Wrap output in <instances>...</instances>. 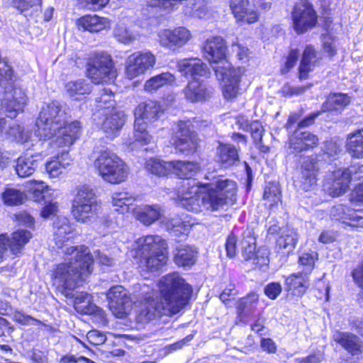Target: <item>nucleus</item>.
I'll list each match as a JSON object with an SVG mask.
<instances>
[{
  "label": "nucleus",
  "mask_w": 363,
  "mask_h": 363,
  "mask_svg": "<svg viewBox=\"0 0 363 363\" xmlns=\"http://www.w3.org/2000/svg\"><path fill=\"white\" fill-rule=\"evenodd\" d=\"M94 166L98 174L106 182L119 184L128 178V166L116 154L109 150L99 152Z\"/></svg>",
  "instance_id": "5"
},
{
  "label": "nucleus",
  "mask_w": 363,
  "mask_h": 363,
  "mask_svg": "<svg viewBox=\"0 0 363 363\" xmlns=\"http://www.w3.org/2000/svg\"><path fill=\"white\" fill-rule=\"evenodd\" d=\"M91 89V84L82 79L70 81L65 85L67 94L75 100H79L82 96L90 94Z\"/></svg>",
  "instance_id": "44"
},
{
  "label": "nucleus",
  "mask_w": 363,
  "mask_h": 363,
  "mask_svg": "<svg viewBox=\"0 0 363 363\" xmlns=\"http://www.w3.org/2000/svg\"><path fill=\"white\" fill-rule=\"evenodd\" d=\"M113 92L111 89L104 88L102 89L100 96L96 97L97 106L102 110V112H110L114 109L115 101L113 99Z\"/></svg>",
  "instance_id": "54"
},
{
  "label": "nucleus",
  "mask_w": 363,
  "mask_h": 363,
  "mask_svg": "<svg viewBox=\"0 0 363 363\" xmlns=\"http://www.w3.org/2000/svg\"><path fill=\"white\" fill-rule=\"evenodd\" d=\"M183 92L187 100L191 102H199L208 99L213 94V89L203 82L193 79L188 83Z\"/></svg>",
  "instance_id": "24"
},
{
  "label": "nucleus",
  "mask_w": 363,
  "mask_h": 363,
  "mask_svg": "<svg viewBox=\"0 0 363 363\" xmlns=\"http://www.w3.org/2000/svg\"><path fill=\"white\" fill-rule=\"evenodd\" d=\"M258 301V295L255 293L250 294L247 296L241 298L238 305L239 313L243 315L254 312Z\"/></svg>",
  "instance_id": "52"
},
{
  "label": "nucleus",
  "mask_w": 363,
  "mask_h": 363,
  "mask_svg": "<svg viewBox=\"0 0 363 363\" xmlns=\"http://www.w3.org/2000/svg\"><path fill=\"white\" fill-rule=\"evenodd\" d=\"M175 79L174 75L172 73L162 72L147 80L144 84V89L147 92L153 93L166 85H171Z\"/></svg>",
  "instance_id": "40"
},
{
  "label": "nucleus",
  "mask_w": 363,
  "mask_h": 363,
  "mask_svg": "<svg viewBox=\"0 0 363 363\" xmlns=\"http://www.w3.org/2000/svg\"><path fill=\"white\" fill-rule=\"evenodd\" d=\"M32 235L27 230H18L13 232L10 238H7V247H9L13 255H18L25 245L31 238Z\"/></svg>",
  "instance_id": "36"
},
{
  "label": "nucleus",
  "mask_w": 363,
  "mask_h": 363,
  "mask_svg": "<svg viewBox=\"0 0 363 363\" xmlns=\"http://www.w3.org/2000/svg\"><path fill=\"white\" fill-rule=\"evenodd\" d=\"M79 26L91 33L99 32L110 26L109 20L96 15L85 16L79 19Z\"/></svg>",
  "instance_id": "34"
},
{
  "label": "nucleus",
  "mask_w": 363,
  "mask_h": 363,
  "mask_svg": "<svg viewBox=\"0 0 363 363\" xmlns=\"http://www.w3.org/2000/svg\"><path fill=\"white\" fill-rule=\"evenodd\" d=\"M162 222L165 223L168 230L182 234L188 232L191 225L187 221L183 220L179 216H174L171 218H163Z\"/></svg>",
  "instance_id": "51"
},
{
  "label": "nucleus",
  "mask_w": 363,
  "mask_h": 363,
  "mask_svg": "<svg viewBox=\"0 0 363 363\" xmlns=\"http://www.w3.org/2000/svg\"><path fill=\"white\" fill-rule=\"evenodd\" d=\"M69 118L59 102L46 104L35 122L38 137L40 140H46L56 136L53 142L48 144L50 148L69 147L80 133V123L77 121H71Z\"/></svg>",
  "instance_id": "2"
},
{
  "label": "nucleus",
  "mask_w": 363,
  "mask_h": 363,
  "mask_svg": "<svg viewBox=\"0 0 363 363\" xmlns=\"http://www.w3.org/2000/svg\"><path fill=\"white\" fill-rule=\"evenodd\" d=\"M270 6L262 0H230V8L235 18L248 24L255 23L259 19L258 10L268 9Z\"/></svg>",
  "instance_id": "9"
},
{
  "label": "nucleus",
  "mask_w": 363,
  "mask_h": 363,
  "mask_svg": "<svg viewBox=\"0 0 363 363\" xmlns=\"http://www.w3.org/2000/svg\"><path fill=\"white\" fill-rule=\"evenodd\" d=\"M156 63L155 56L150 51L135 52L128 57L125 65V74L128 79H133L144 74Z\"/></svg>",
  "instance_id": "10"
},
{
  "label": "nucleus",
  "mask_w": 363,
  "mask_h": 363,
  "mask_svg": "<svg viewBox=\"0 0 363 363\" xmlns=\"http://www.w3.org/2000/svg\"><path fill=\"white\" fill-rule=\"evenodd\" d=\"M291 15L294 28L298 33L312 28L317 22L316 13L306 0H301L295 5Z\"/></svg>",
  "instance_id": "12"
},
{
  "label": "nucleus",
  "mask_w": 363,
  "mask_h": 363,
  "mask_svg": "<svg viewBox=\"0 0 363 363\" xmlns=\"http://www.w3.org/2000/svg\"><path fill=\"white\" fill-rule=\"evenodd\" d=\"M318 256V253L312 250L304 252L299 256V264L305 267L303 273L309 274L311 272Z\"/></svg>",
  "instance_id": "55"
},
{
  "label": "nucleus",
  "mask_w": 363,
  "mask_h": 363,
  "mask_svg": "<svg viewBox=\"0 0 363 363\" xmlns=\"http://www.w3.org/2000/svg\"><path fill=\"white\" fill-rule=\"evenodd\" d=\"M87 75L95 84L108 82L116 77V69L110 55L96 52L88 63Z\"/></svg>",
  "instance_id": "8"
},
{
  "label": "nucleus",
  "mask_w": 363,
  "mask_h": 363,
  "mask_svg": "<svg viewBox=\"0 0 363 363\" xmlns=\"http://www.w3.org/2000/svg\"><path fill=\"white\" fill-rule=\"evenodd\" d=\"M27 102L28 96L25 91L21 87L14 86L5 92L1 105L7 116L13 118L23 111Z\"/></svg>",
  "instance_id": "16"
},
{
  "label": "nucleus",
  "mask_w": 363,
  "mask_h": 363,
  "mask_svg": "<svg viewBox=\"0 0 363 363\" xmlns=\"http://www.w3.org/2000/svg\"><path fill=\"white\" fill-rule=\"evenodd\" d=\"M250 130L255 143L262 144L264 132L262 124L257 121H255L250 125Z\"/></svg>",
  "instance_id": "62"
},
{
  "label": "nucleus",
  "mask_w": 363,
  "mask_h": 363,
  "mask_svg": "<svg viewBox=\"0 0 363 363\" xmlns=\"http://www.w3.org/2000/svg\"><path fill=\"white\" fill-rule=\"evenodd\" d=\"M12 318L15 322L22 325L42 324V322L40 320L28 315L21 311H15L13 313Z\"/></svg>",
  "instance_id": "59"
},
{
  "label": "nucleus",
  "mask_w": 363,
  "mask_h": 363,
  "mask_svg": "<svg viewBox=\"0 0 363 363\" xmlns=\"http://www.w3.org/2000/svg\"><path fill=\"white\" fill-rule=\"evenodd\" d=\"M113 33L116 38L122 43L128 44L135 40L134 34L124 24H118Z\"/></svg>",
  "instance_id": "56"
},
{
  "label": "nucleus",
  "mask_w": 363,
  "mask_h": 363,
  "mask_svg": "<svg viewBox=\"0 0 363 363\" xmlns=\"http://www.w3.org/2000/svg\"><path fill=\"white\" fill-rule=\"evenodd\" d=\"M172 172L181 179H189L194 177L199 171V165L194 162L189 161H172Z\"/></svg>",
  "instance_id": "37"
},
{
  "label": "nucleus",
  "mask_w": 363,
  "mask_h": 363,
  "mask_svg": "<svg viewBox=\"0 0 363 363\" xmlns=\"http://www.w3.org/2000/svg\"><path fill=\"white\" fill-rule=\"evenodd\" d=\"M167 261V245L163 250H158L140 262L141 264L150 270H158L163 267Z\"/></svg>",
  "instance_id": "43"
},
{
  "label": "nucleus",
  "mask_w": 363,
  "mask_h": 363,
  "mask_svg": "<svg viewBox=\"0 0 363 363\" xmlns=\"http://www.w3.org/2000/svg\"><path fill=\"white\" fill-rule=\"evenodd\" d=\"M87 340L92 345H100L106 340V335L98 330H90L86 334Z\"/></svg>",
  "instance_id": "61"
},
{
  "label": "nucleus",
  "mask_w": 363,
  "mask_h": 363,
  "mask_svg": "<svg viewBox=\"0 0 363 363\" xmlns=\"http://www.w3.org/2000/svg\"><path fill=\"white\" fill-rule=\"evenodd\" d=\"M298 240V234L294 229L289 228H281L280 235L277 240V245L279 249L289 253L292 251Z\"/></svg>",
  "instance_id": "45"
},
{
  "label": "nucleus",
  "mask_w": 363,
  "mask_h": 363,
  "mask_svg": "<svg viewBox=\"0 0 363 363\" xmlns=\"http://www.w3.org/2000/svg\"><path fill=\"white\" fill-rule=\"evenodd\" d=\"M206 193L202 196V205L206 210L218 211L236 201L237 184L227 179H217L215 182L205 184Z\"/></svg>",
  "instance_id": "4"
},
{
  "label": "nucleus",
  "mask_w": 363,
  "mask_h": 363,
  "mask_svg": "<svg viewBox=\"0 0 363 363\" xmlns=\"http://www.w3.org/2000/svg\"><path fill=\"white\" fill-rule=\"evenodd\" d=\"M101 114L104 116L101 129L106 136L110 138L116 137L125 121L124 113L111 109L110 112L104 111Z\"/></svg>",
  "instance_id": "20"
},
{
  "label": "nucleus",
  "mask_w": 363,
  "mask_h": 363,
  "mask_svg": "<svg viewBox=\"0 0 363 363\" xmlns=\"http://www.w3.org/2000/svg\"><path fill=\"white\" fill-rule=\"evenodd\" d=\"M216 78L220 81L223 98L228 101L237 99L242 94L240 82L245 74L243 67H234L228 62L214 67Z\"/></svg>",
  "instance_id": "7"
},
{
  "label": "nucleus",
  "mask_w": 363,
  "mask_h": 363,
  "mask_svg": "<svg viewBox=\"0 0 363 363\" xmlns=\"http://www.w3.org/2000/svg\"><path fill=\"white\" fill-rule=\"evenodd\" d=\"M269 251L266 247H260L256 251L255 257L252 259V264L264 270L267 267L269 259Z\"/></svg>",
  "instance_id": "58"
},
{
  "label": "nucleus",
  "mask_w": 363,
  "mask_h": 363,
  "mask_svg": "<svg viewBox=\"0 0 363 363\" xmlns=\"http://www.w3.org/2000/svg\"><path fill=\"white\" fill-rule=\"evenodd\" d=\"M332 183L329 187V194L333 196H338L344 194L349 187L350 172L345 169H339L333 174Z\"/></svg>",
  "instance_id": "33"
},
{
  "label": "nucleus",
  "mask_w": 363,
  "mask_h": 363,
  "mask_svg": "<svg viewBox=\"0 0 363 363\" xmlns=\"http://www.w3.org/2000/svg\"><path fill=\"white\" fill-rule=\"evenodd\" d=\"M1 197L4 203L7 206L20 205L26 199V195L14 187H6L2 193Z\"/></svg>",
  "instance_id": "49"
},
{
  "label": "nucleus",
  "mask_w": 363,
  "mask_h": 363,
  "mask_svg": "<svg viewBox=\"0 0 363 363\" xmlns=\"http://www.w3.org/2000/svg\"><path fill=\"white\" fill-rule=\"evenodd\" d=\"M165 240L158 235H146L138 238L132 244L131 253L140 261L158 250L166 248Z\"/></svg>",
  "instance_id": "18"
},
{
  "label": "nucleus",
  "mask_w": 363,
  "mask_h": 363,
  "mask_svg": "<svg viewBox=\"0 0 363 363\" xmlns=\"http://www.w3.org/2000/svg\"><path fill=\"white\" fill-rule=\"evenodd\" d=\"M72 164L67 152H62L60 155L52 158L45 164V170L51 178H57L62 174L64 170Z\"/></svg>",
  "instance_id": "31"
},
{
  "label": "nucleus",
  "mask_w": 363,
  "mask_h": 363,
  "mask_svg": "<svg viewBox=\"0 0 363 363\" xmlns=\"http://www.w3.org/2000/svg\"><path fill=\"white\" fill-rule=\"evenodd\" d=\"M135 201V198L126 191H118L113 194L112 203L115 210L121 213L128 212Z\"/></svg>",
  "instance_id": "46"
},
{
  "label": "nucleus",
  "mask_w": 363,
  "mask_h": 363,
  "mask_svg": "<svg viewBox=\"0 0 363 363\" xmlns=\"http://www.w3.org/2000/svg\"><path fill=\"white\" fill-rule=\"evenodd\" d=\"M178 70L186 77L197 79L198 77L206 76L208 69L205 63L199 58H185L177 63Z\"/></svg>",
  "instance_id": "25"
},
{
  "label": "nucleus",
  "mask_w": 363,
  "mask_h": 363,
  "mask_svg": "<svg viewBox=\"0 0 363 363\" xmlns=\"http://www.w3.org/2000/svg\"><path fill=\"white\" fill-rule=\"evenodd\" d=\"M134 124V137L135 140L141 142L144 144H148L151 142L152 137L147 131L146 122L142 117L135 116Z\"/></svg>",
  "instance_id": "50"
},
{
  "label": "nucleus",
  "mask_w": 363,
  "mask_h": 363,
  "mask_svg": "<svg viewBox=\"0 0 363 363\" xmlns=\"http://www.w3.org/2000/svg\"><path fill=\"white\" fill-rule=\"evenodd\" d=\"M299 57V52L298 50H291L286 58L284 66L281 68V72L282 74H285L288 72L291 69H292Z\"/></svg>",
  "instance_id": "60"
},
{
  "label": "nucleus",
  "mask_w": 363,
  "mask_h": 363,
  "mask_svg": "<svg viewBox=\"0 0 363 363\" xmlns=\"http://www.w3.org/2000/svg\"><path fill=\"white\" fill-rule=\"evenodd\" d=\"M172 161L164 162L157 158H150L145 162V169L158 176H165L172 172Z\"/></svg>",
  "instance_id": "48"
},
{
  "label": "nucleus",
  "mask_w": 363,
  "mask_h": 363,
  "mask_svg": "<svg viewBox=\"0 0 363 363\" xmlns=\"http://www.w3.org/2000/svg\"><path fill=\"white\" fill-rule=\"evenodd\" d=\"M330 216L342 223L345 227L363 228V209H354L343 204H337L331 208Z\"/></svg>",
  "instance_id": "15"
},
{
  "label": "nucleus",
  "mask_w": 363,
  "mask_h": 363,
  "mask_svg": "<svg viewBox=\"0 0 363 363\" xmlns=\"http://www.w3.org/2000/svg\"><path fill=\"white\" fill-rule=\"evenodd\" d=\"M54 240L57 247H67L65 243L74 237V228L72 224L67 218H59L54 223Z\"/></svg>",
  "instance_id": "27"
},
{
  "label": "nucleus",
  "mask_w": 363,
  "mask_h": 363,
  "mask_svg": "<svg viewBox=\"0 0 363 363\" xmlns=\"http://www.w3.org/2000/svg\"><path fill=\"white\" fill-rule=\"evenodd\" d=\"M350 101V97L347 94L340 93L330 94L326 101L322 105L321 111H338L343 110Z\"/></svg>",
  "instance_id": "42"
},
{
  "label": "nucleus",
  "mask_w": 363,
  "mask_h": 363,
  "mask_svg": "<svg viewBox=\"0 0 363 363\" xmlns=\"http://www.w3.org/2000/svg\"><path fill=\"white\" fill-rule=\"evenodd\" d=\"M133 211L137 220L147 226L163 219L164 216V208L158 204L139 206Z\"/></svg>",
  "instance_id": "22"
},
{
  "label": "nucleus",
  "mask_w": 363,
  "mask_h": 363,
  "mask_svg": "<svg viewBox=\"0 0 363 363\" xmlns=\"http://www.w3.org/2000/svg\"><path fill=\"white\" fill-rule=\"evenodd\" d=\"M352 277L355 282L362 288L359 296V302L363 305V262L352 272Z\"/></svg>",
  "instance_id": "63"
},
{
  "label": "nucleus",
  "mask_w": 363,
  "mask_h": 363,
  "mask_svg": "<svg viewBox=\"0 0 363 363\" xmlns=\"http://www.w3.org/2000/svg\"><path fill=\"white\" fill-rule=\"evenodd\" d=\"M263 199L272 207L281 200V191L278 184L269 182L264 188Z\"/></svg>",
  "instance_id": "53"
},
{
  "label": "nucleus",
  "mask_w": 363,
  "mask_h": 363,
  "mask_svg": "<svg viewBox=\"0 0 363 363\" xmlns=\"http://www.w3.org/2000/svg\"><path fill=\"white\" fill-rule=\"evenodd\" d=\"M198 251L191 245L179 244L173 251V259L179 267H190L197 259Z\"/></svg>",
  "instance_id": "26"
},
{
  "label": "nucleus",
  "mask_w": 363,
  "mask_h": 363,
  "mask_svg": "<svg viewBox=\"0 0 363 363\" xmlns=\"http://www.w3.org/2000/svg\"><path fill=\"white\" fill-rule=\"evenodd\" d=\"M108 306L112 313L123 318L130 313L132 309V301L128 291L121 285L111 287L108 293Z\"/></svg>",
  "instance_id": "14"
},
{
  "label": "nucleus",
  "mask_w": 363,
  "mask_h": 363,
  "mask_svg": "<svg viewBox=\"0 0 363 363\" xmlns=\"http://www.w3.org/2000/svg\"><path fill=\"white\" fill-rule=\"evenodd\" d=\"M346 147L352 157L363 158V129L347 135Z\"/></svg>",
  "instance_id": "38"
},
{
  "label": "nucleus",
  "mask_w": 363,
  "mask_h": 363,
  "mask_svg": "<svg viewBox=\"0 0 363 363\" xmlns=\"http://www.w3.org/2000/svg\"><path fill=\"white\" fill-rule=\"evenodd\" d=\"M173 140L176 150L185 155L194 153L199 145L197 134L191 129V124L187 121H179Z\"/></svg>",
  "instance_id": "13"
},
{
  "label": "nucleus",
  "mask_w": 363,
  "mask_h": 363,
  "mask_svg": "<svg viewBox=\"0 0 363 363\" xmlns=\"http://www.w3.org/2000/svg\"><path fill=\"white\" fill-rule=\"evenodd\" d=\"M159 43L162 47L172 50L181 48L191 38V33L184 26L174 29H163L158 33Z\"/></svg>",
  "instance_id": "17"
},
{
  "label": "nucleus",
  "mask_w": 363,
  "mask_h": 363,
  "mask_svg": "<svg viewBox=\"0 0 363 363\" xmlns=\"http://www.w3.org/2000/svg\"><path fill=\"white\" fill-rule=\"evenodd\" d=\"M160 301L146 298L137 312L138 323H145L155 318L173 315L183 310L192 294V288L177 272L163 277L160 281Z\"/></svg>",
  "instance_id": "1"
},
{
  "label": "nucleus",
  "mask_w": 363,
  "mask_h": 363,
  "mask_svg": "<svg viewBox=\"0 0 363 363\" xmlns=\"http://www.w3.org/2000/svg\"><path fill=\"white\" fill-rule=\"evenodd\" d=\"M216 161L221 167L229 168L239 162L238 150L233 145L220 143L216 150Z\"/></svg>",
  "instance_id": "28"
},
{
  "label": "nucleus",
  "mask_w": 363,
  "mask_h": 363,
  "mask_svg": "<svg viewBox=\"0 0 363 363\" xmlns=\"http://www.w3.org/2000/svg\"><path fill=\"white\" fill-rule=\"evenodd\" d=\"M285 285L287 291L301 296L309 286L308 274L303 272L293 274L285 279Z\"/></svg>",
  "instance_id": "29"
},
{
  "label": "nucleus",
  "mask_w": 363,
  "mask_h": 363,
  "mask_svg": "<svg viewBox=\"0 0 363 363\" xmlns=\"http://www.w3.org/2000/svg\"><path fill=\"white\" fill-rule=\"evenodd\" d=\"M99 206L94 189L88 185L77 187L72 203V214L78 222L86 223L96 216Z\"/></svg>",
  "instance_id": "6"
},
{
  "label": "nucleus",
  "mask_w": 363,
  "mask_h": 363,
  "mask_svg": "<svg viewBox=\"0 0 363 363\" xmlns=\"http://www.w3.org/2000/svg\"><path fill=\"white\" fill-rule=\"evenodd\" d=\"M282 287L278 282L268 284L264 288V294L271 299H275L281 292Z\"/></svg>",
  "instance_id": "64"
},
{
  "label": "nucleus",
  "mask_w": 363,
  "mask_h": 363,
  "mask_svg": "<svg viewBox=\"0 0 363 363\" xmlns=\"http://www.w3.org/2000/svg\"><path fill=\"white\" fill-rule=\"evenodd\" d=\"M135 201V198L126 191H118L113 194L112 203L115 210L121 213L128 212Z\"/></svg>",
  "instance_id": "47"
},
{
  "label": "nucleus",
  "mask_w": 363,
  "mask_h": 363,
  "mask_svg": "<svg viewBox=\"0 0 363 363\" xmlns=\"http://www.w3.org/2000/svg\"><path fill=\"white\" fill-rule=\"evenodd\" d=\"M319 165L316 158L308 157L301 165L300 177V188L303 191H309L316 184Z\"/></svg>",
  "instance_id": "19"
},
{
  "label": "nucleus",
  "mask_w": 363,
  "mask_h": 363,
  "mask_svg": "<svg viewBox=\"0 0 363 363\" xmlns=\"http://www.w3.org/2000/svg\"><path fill=\"white\" fill-rule=\"evenodd\" d=\"M334 340L341 345L352 355L363 352V345L359 338L352 334L336 332L333 335Z\"/></svg>",
  "instance_id": "30"
},
{
  "label": "nucleus",
  "mask_w": 363,
  "mask_h": 363,
  "mask_svg": "<svg viewBox=\"0 0 363 363\" xmlns=\"http://www.w3.org/2000/svg\"><path fill=\"white\" fill-rule=\"evenodd\" d=\"M318 144V137L308 131L296 130L289 138V148L293 153L306 151L316 147Z\"/></svg>",
  "instance_id": "21"
},
{
  "label": "nucleus",
  "mask_w": 363,
  "mask_h": 363,
  "mask_svg": "<svg viewBox=\"0 0 363 363\" xmlns=\"http://www.w3.org/2000/svg\"><path fill=\"white\" fill-rule=\"evenodd\" d=\"M74 298V306L78 313L91 314L96 311V306L92 303L91 296L86 292L71 294Z\"/></svg>",
  "instance_id": "41"
},
{
  "label": "nucleus",
  "mask_w": 363,
  "mask_h": 363,
  "mask_svg": "<svg viewBox=\"0 0 363 363\" xmlns=\"http://www.w3.org/2000/svg\"><path fill=\"white\" fill-rule=\"evenodd\" d=\"M195 180H186L182 182L178 191V198L182 201V206L188 211L199 212L202 205L201 189H206L205 184L202 186Z\"/></svg>",
  "instance_id": "11"
},
{
  "label": "nucleus",
  "mask_w": 363,
  "mask_h": 363,
  "mask_svg": "<svg viewBox=\"0 0 363 363\" xmlns=\"http://www.w3.org/2000/svg\"><path fill=\"white\" fill-rule=\"evenodd\" d=\"M318 57L315 50L311 45H307L303 50L299 66V77L306 78L308 72L317 65Z\"/></svg>",
  "instance_id": "35"
},
{
  "label": "nucleus",
  "mask_w": 363,
  "mask_h": 363,
  "mask_svg": "<svg viewBox=\"0 0 363 363\" xmlns=\"http://www.w3.org/2000/svg\"><path fill=\"white\" fill-rule=\"evenodd\" d=\"M162 113L163 110L160 105L152 100L140 103L135 110V116L142 117L149 122L157 120Z\"/></svg>",
  "instance_id": "32"
},
{
  "label": "nucleus",
  "mask_w": 363,
  "mask_h": 363,
  "mask_svg": "<svg viewBox=\"0 0 363 363\" xmlns=\"http://www.w3.org/2000/svg\"><path fill=\"white\" fill-rule=\"evenodd\" d=\"M203 52L211 63L222 62L225 58L226 45L220 36L208 38L204 43Z\"/></svg>",
  "instance_id": "23"
},
{
  "label": "nucleus",
  "mask_w": 363,
  "mask_h": 363,
  "mask_svg": "<svg viewBox=\"0 0 363 363\" xmlns=\"http://www.w3.org/2000/svg\"><path fill=\"white\" fill-rule=\"evenodd\" d=\"M9 129L5 131V138L16 140L18 142H24L27 137L24 135L23 129L18 124L9 121Z\"/></svg>",
  "instance_id": "57"
},
{
  "label": "nucleus",
  "mask_w": 363,
  "mask_h": 363,
  "mask_svg": "<svg viewBox=\"0 0 363 363\" xmlns=\"http://www.w3.org/2000/svg\"><path fill=\"white\" fill-rule=\"evenodd\" d=\"M36 157L38 155L27 153L17 159L16 171L20 177H27L33 174L38 166Z\"/></svg>",
  "instance_id": "39"
},
{
  "label": "nucleus",
  "mask_w": 363,
  "mask_h": 363,
  "mask_svg": "<svg viewBox=\"0 0 363 363\" xmlns=\"http://www.w3.org/2000/svg\"><path fill=\"white\" fill-rule=\"evenodd\" d=\"M63 252L65 262L55 267L52 277L59 286L72 290L79 279L91 273L94 257L85 245L66 247Z\"/></svg>",
  "instance_id": "3"
}]
</instances>
